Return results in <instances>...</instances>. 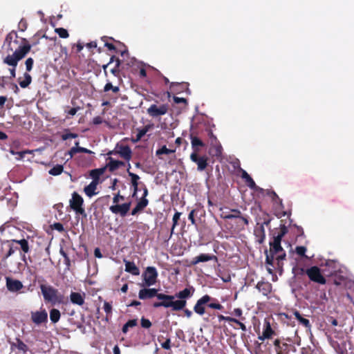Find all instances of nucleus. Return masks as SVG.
<instances>
[{"label":"nucleus","instance_id":"f257e3e1","mask_svg":"<svg viewBox=\"0 0 354 354\" xmlns=\"http://www.w3.org/2000/svg\"><path fill=\"white\" fill-rule=\"evenodd\" d=\"M32 45L25 38L19 37L16 31L9 32L5 39L3 48L6 49L7 55L2 59L3 64L10 66L8 71L10 77H16V68L20 60L30 51Z\"/></svg>","mask_w":354,"mask_h":354},{"label":"nucleus","instance_id":"f03ea898","mask_svg":"<svg viewBox=\"0 0 354 354\" xmlns=\"http://www.w3.org/2000/svg\"><path fill=\"white\" fill-rule=\"evenodd\" d=\"M8 250L5 254L3 259H7L12 256L15 252L19 251L21 259L26 263V254L30 252L32 245L30 244L28 239H11L7 241Z\"/></svg>","mask_w":354,"mask_h":354},{"label":"nucleus","instance_id":"7ed1b4c3","mask_svg":"<svg viewBox=\"0 0 354 354\" xmlns=\"http://www.w3.org/2000/svg\"><path fill=\"white\" fill-rule=\"evenodd\" d=\"M158 299L160 301L155 302L153 304L154 308H171L173 310L178 311L185 308V303L183 301H174L175 295H169L163 293H158Z\"/></svg>","mask_w":354,"mask_h":354},{"label":"nucleus","instance_id":"20e7f679","mask_svg":"<svg viewBox=\"0 0 354 354\" xmlns=\"http://www.w3.org/2000/svg\"><path fill=\"white\" fill-rule=\"evenodd\" d=\"M40 289L45 301H50L53 304H63L64 297L58 295V290L51 286L40 285Z\"/></svg>","mask_w":354,"mask_h":354},{"label":"nucleus","instance_id":"39448f33","mask_svg":"<svg viewBox=\"0 0 354 354\" xmlns=\"http://www.w3.org/2000/svg\"><path fill=\"white\" fill-rule=\"evenodd\" d=\"M300 270L301 274L305 273L308 276L310 281L320 285H325L326 283V279L318 266H313L306 270L301 268Z\"/></svg>","mask_w":354,"mask_h":354},{"label":"nucleus","instance_id":"423d86ee","mask_svg":"<svg viewBox=\"0 0 354 354\" xmlns=\"http://www.w3.org/2000/svg\"><path fill=\"white\" fill-rule=\"evenodd\" d=\"M288 233V229L285 225H281L279 232L277 235H274L273 240L270 242V253L276 254L281 251H283L281 243L282 238Z\"/></svg>","mask_w":354,"mask_h":354},{"label":"nucleus","instance_id":"0eeeda50","mask_svg":"<svg viewBox=\"0 0 354 354\" xmlns=\"http://www.w3.org/2000/svg\"><path fill=\"white\" fill-rule=\"evenodd\" d=\"M71 208L77 214L86 216L85 209L83 207L84 199L77 192H74L72 194V198L69 201Z\"/></svg>","mask_w":354,"mask_h":354},{"label":"nucleus","instance_id":"6e6552de","mask_svg":"<svg viewBox=\"0 0 354 354\" xmlns=\"http://www.w3.org/2000/svg\"><path fill=\"white\" fill-rule=\"evenodd\" d=\"M158 274L156 268L153 266H148L142 274L145 286H151L157 281Z\"/></svg>","mask_w":354,"mask_h":354},{"label":"nucleus","instance_id":"1a4fd4ad","mask_svg":"<svg viewBox=\"0 0 354 354\" xmlns=\"http://www.w3.org/2000/svg\"><path fill=\"white\" fill-rule=\"evenodd\" d=\"M168 110L169 105L167 104H163L160 106L153 104L147 109V113L152 118H157L165 115Z\"/></svg>","mask_w":354,"mask_h":354},{"label":"nucleus","instance_id":"9d476101","mask_svg":"<svg viewBox=\"0 0 354 354\" xmlns=\"http://www.w3.org/2000/svg\"><path fill=\"white\" fill-rule=\"evenodd\" d=\"M212 299V297L208 295H203L202 297L197 300L196 304L194 305V312L199 315H203L205 313V306L207 307L208 302Z\"/></svg>","mask_w":354,"mask_h":354},{"label":"nucleus","instance_id":"9b49d317","mask_svg":"<svg viewBox=\"0 0 354 354\" xmlns=\"http://www.w3.org/2000/svg\"><path fill=\"white\" fill-rule=\"evenodd\" d=\"M209 136L212 140L211 147L209 151V154L217 158L221 157L222 156L223 151L221 144L218 142L216 137L212 131H209Z\"/></svg>","mask_w":354,"mask_h":354},{"label":"nucleus","instance_id":"f8f14e48","mask_svg":"<svg viewBox=\"0 0 354 354\" xmlns=\"http://www.w3.org/2000/svg\"><path fill=\"white\" fill-rule=\"evenodd\" d=\"M131 205V202L124 203L123 204L115 203L109 207L110 211L115 214H119L122 217H124L130 209Z\"/></svg>","mask_w":354,"mask_h":354},{"label":"nucleus","instance_id":"ddd939ff","mask_svg":"<svg viewBox=\"0 0 354 354\" xmlns=\"http://www.w3.org/2000/svg\"><path fill=\"white\" fill-rule=\"evenodd\" d=\"M190 160L196 163L197 169L200 171L205 170L208 165V157L206 156H199L196 153H192L190 155Z\"/></svg>","mask_w":354,"mask_h":354},{"label":"nucleus","instance_id":"4468645a","mask_svg":"<svg viewBox=\"0 0 354 354\" xmlns=\"http://www.w3.org/2000/svg\"><path fill=\"white\" fill-rule=\"evenodd\" d=\"M6 286L7 290L11 292H19L24 288L21 281L10 277H6Z\"/></svg>","mask_w":354,"mask_h":354},{"label":"nucleus","instance_id":"2eb2a0df","mask_svg":"<svg viewBox=\"0 0 354 354\" xmlns=\"http://www.w3.org/2000/svg\"><path fill=\"white\" fill-rule=\"evenodd\" d=\"M118 151H110L107 154H119L124 160L129 161L131 158L132 151L128 145H117Z\"/></svg>","mask_w":354,"mask_h":354},{"label":"nucleus","instance_id":"dca6fc26","mask_svg":"<svg viewBox=\"0 0 354 354\" xmlns=\"http://www.w3.org/2000/svg\"><path fill=\"white\" fill-rule=\"evenodd\" d=\"M31 320L36 325L45 324L48 322V313L45 309L31 312Z\"/></svg>","mask_w":354,"mask_h":354},{"label":"nucleus","instance_id":"f3484780","mask_svg":"<svg viewBox=\"0 0 354 354\" xmlns=\"http://www.w3.org/2000/svg\"><path fill=\"white\" fill-rule=\"evenodd\" d=\"M195 289L193 286H189V288H185L184 290L176 292L175 295V298H178L177 301H183L185 303V307L187 305V299H189L194 295Z\"/></svg>","mask_w":354,"mask_h":354},{"label":"nucleus","instance_id":"a211bd4d","mask_svg":"<svg viewBox=\"0 0 354 354\" xmlns=\"http://www.w3.org/2000/svg\"><path fill=\"white\" fill-rule=\"evenodd\" d=\"M209 261H218V258L216 255L211 254H200L199 255L194 257L191 261V266H195L199 263L207 262Z\"/></svg>","mask_w":354,"mask_h":354},{"label":"nucleus","instance_id":"6ab92c4d","mask_svg":"<svg viewBox=\"0 0 354 354\" xmlns=\"http://www.w3.org/2000/svg\"><path fill=\"white\" fill-rule=\"evenodd\" d=\"M275 335V332L272 328L270 322L267 319H265L262 335H259L258 337V339L261 341H263L266 339L272 338V335Z\"/></svg>","mask_w":354,"mask_h":354},{"label":"nucleus","instance_id":"aec40b11","mask_svg":"<svg viewBox=\"0 0 354 354\" xmlns=\"http://www.w3.org/2000/svg\"><path fill=\"white\" fill-rule=\"evenodd\" d=\"M157 295H158V292L156 288H142L138 292L139 299L142 300L157 297Z\"/></svg>","mask_w":354,"mask_h":354},{"label":"nucleus","instance_id":"412c9836","mask_svg":"<svg viewBox=\"0 0 354 354\" xmlns=\"http://www.w3.org/2000/svg\"><path fill=\"white\" fill-rule=\"evenodd\" d=\"M189 138L191 140L192 148L193 149L192 153H198L200 151V148L204 147L205 144L193 133H190Z\"/></svg>","mask_w":354,"mask_h":354},{"label":"nucleus","instance_id":"4be33fe9","mask_svg":"<svg viewBox=\"0 0 354 354\" xmlns=\"http://www.w3.org/2000/svg\"><path fill=\"white\" fill-rule=\"evenodd\" d=\"M256 288L264 296H268L272 292V286L268 281H261L257 283Z\"/></svg>","mask_w":354,"mask_h":354},{"label":"nucleus","instance_id":"5701e85b","mask_svg":"<svg viewBox=\"0 0 354 354\" xmlns=\"http://www.w3.org/2000/svg\"><path fill=\"white\" fill-rule=\"evenodd\" d=\"M85 294L77 292H71L70 295L71 302L73 304L82 306L84 304Z\"/></svg>","mask_w":354,"mask_h":354},{"label":"nucleus","instance_id":"b1692460","mask_svg":"<svg viewBox=\"0 0 354 354\" xmlns=\"http://www.w3.org/2000/svg\"><path fill=\"white\" fill-rule=\"evenodd\" d=\"M170 89L173 92H176V93H180L184 91H188L189 93H190L189 89V84L187 82H181V83L171 82L170 84Z\"/></svg>","mask_w":354,"mask_h":354},{"label":"nucleus","instance_id":"393cba45","mask_svg":"<svg viewBox=\"0 0 354 354\" xmlns=\"http://www.w3.org/2000/svg\"><path fill=\"white\" fill-rule=\"evenodd\" d=\"M125 265V271L129 272L133 275L138 276L140 274V270L138 267L136 266L133 261H129L127 260H124Z\"/></svg>","mask_w":354,"mask_h":354},{"label":"nucleus","instance_id":"a878e982","mask_svg":"<svg viewBox=\"0 0 354 354\" xmlns=\"http://www.w3.org/2000/svg\"><path fill=\"white\" fill-rule=\"evenodd\" d=\"M109 162L106 164L105 167L109 169V170L111 172L118 169L120 167L124 166L125 163L121 160H114L113 158L109 157L108 158Z\"/></svg>","mask_w":354,"mask_h":354},{"label":"nucleus","instance_id":"bb28decb","mask_svg":"<svg viewBox=\"0 0 354 354\" xmlns=\"http://www.w3.org/2000/svg\"><path fill=\"white\" fill-rule=\"evenodd\" d=\"M149 201L147 198H140L137 203L136 207L132 209L131 214L133 216L136 215L139 212L143 211V209L148 205Z\"/></svg>","mask_w":354,"mask_h":354},{"label":"nucleus","instance_id":"cd10ccee","mask_svg":"<svg viewBox=\"0 0 354 354\" xmlns=\"http://www.w3.org/2000/svg\"><path fill=\"white\" fill-rule=\"evenodd\" d=\"M98 185V182H95L92 180L89 185H86L84 188V192L86 195L88 197H92L97 194L95 190L97 189V186Z\"/></svg>","mask_w":354,"mask_h":354},{"label":"nucleus","instance_id":"c85d7f7f","mask_svg":"<svg viewBox=\"0 0 354 354\" xmlns=\"http://www.w3.org/2000/svg\"><path fill=\"white\" fill-rule=\"evenodd\" d=\"M154 125L153 124H148L147 125H145L143 128L142 129H138V133L136 135V138L135 140H133V142H137L138 141H140L142 138L149 131H150L151 129H152L153 128Z\"/></svg>","mask_w":354,"mask_h":354},{"label":"nucleus","instance_id":"c756f323","mask_svg":"<svg viewBox=\"0 0 354 354\" xmlns=\"http://www.w3.org/2000/svg\"><path fill=\"white\" fill-rule=\"evenodd\" d=\"M241 178L244 179L247 185L252 189H257V185L252 177L247 173L246 171L241 170Z\"/></svg>","mask_w":354,"mask_h":354},{"label":"nucleus","instance_id":"7c9ffc66","mask_svg":"<svg viewBox=\"0 0 354 354\" xmlns=\"http://www.w3.org/2000/svg\"><path fill=\"white\" fill-rule=\"evenodd\" d=\"M290 351H296V348L293 344L282 343L281 346L276 353L277 354H290Z\"/></svg>","mask_w":354,"mask_h":354},{"label":"nucleus","instance_id":"2f4dec72","mask_svg":"<svg viewBox=\"0 0 354 354\" xmlns=\"http://www.w3.org/2000/svg\"><path fill=\"white\" fill-rule=\"evenodd\" d=\"M14 348H17L24 353H26L28 351V346L19 338H16V342L11 343V348L13 349Z\"/></svg>","mask_w":354,"mask_h":354},{"label":"nucleus","instance_id":"473e14b6","mask_svg":"<svg viewBox=\"0 0 354 354\" xmlns=\"http://www.w3.org/2000/svg\"><path fill=\"white\" fill-rule=\"evenodd\" d=\"M106 167H104L102 168L95 169L90 171V176L93 178V180L95 182H98L100 180V176L102 175L106 171Z\"/></svg>","mask_w":354,"mask_h":354},{"label":"nucleus","instance_id":"72a5a7b5","mask_svg":"<svg viewBox=\"0 0 354 354\" xmlns=\"http://www.w3.org/2000/svg\"><path fill=\"white\" fill-rule=\"evenodd\" d=\"M294 315L301 324H302L307 328L310 329L311 328V324L310 323V321L308 319L303 317L301 315V314L299 313V312H298L297 310L295 311Z\"/></svg>","mask_w":354,"mask_h":354},{"label":"nucleus","instance_id":"f704fd0d","mask_svg":"<svg viewBox=\"0 0 354 354\" xmlns=\"http://www.w3.org/2000/svg\"><path fill=\"white\" fill-rule=\"evenodd\" d=\"M61 317L60 311L56 308H52L50 310V319L53 324H56L59 322Z\"/></svg>","mask_w":354,"mask_h":354},{"label":"nucleus","instance_id":"c9c22d12","mask_svg":"<svg viewBox=\"0 0 354 354\" xmlns=\"http://www.w3.org/2000/svg\"><path fill=\"white\" fill-rule=\"evenodd\" d=\"M24 80H20V79L19 80V84L21 88H25L30 84V83L32 82V77L28 73H25L24 74Z\"/></svg>","mask_w":354,"mask_h":354},{"label":"nucleus","instance_id":"e433bc0d","mask_svg":"<svg viewBox=\"0 0 354 354\" xmlns=\"http://www.w3.org/2000/svg\"><path fill=\"white\" fill-rule=\"evenodd\" d=\"M75 146L72 147L70 149V151H68V153L71 156V157H73L77 153H84V151H85L86 148L82 147H79L78 141L75 142Z\"/></svg>","mask_w":354,"mask_h":354},{"label":"nucleus","instance_id":"4c0bfd02","mask_svg":"<svg viewBox=\"0 0 354 354\" xmlns=\"http://www.w3.org/2000/svg\"><path fill=\"white\" fill-rule=\"evenodd\" d=\"M212 300L208 302L207 308L220 310L224 308V307L218 302L216 298L212 297Z\"/></svg>","mask_w":354,"mask_h":354},{"label":"nucleus","instance_id":"58836bf2","mask_svg":"<svg viewBox=\"0 0 354 354\" xmlns=\"http://www.w3.org/2000/svg\"><path fill=\"white\" fill-rule=\"evenodd\" d=\"M209 316L212 317L211 320L212 321L213 324L216 323L215 322L213 321L216 316L217 317L218 320L219 322H221V321H227L228 322H231V321H232V317H225V316H224L223 315H221V314H216V313H213L212 314H209Z\"/></svg>","mask_w":354,"mask_h":354},{"label":"nucleus","instance_id":"ea45409f","mask_svg":"<svg viewBox=\"0 0 354 354\" xmlns=\"http://www.w3.org/2000/svg\"><path fill=\"white\" fill-rule=\"evenodd\" d=\"M174 152H175V149H167L166 145H164V146H162L161 148H160L159 149H158L156 151V155L157 156H158L159 158H162L160 157L161 155H162V154H170V153H173Z\"/></svg>","mask_w":354,"mask_h":354},{"label":"nucleus","instance_id":"a19ab883","mask_svg":"<svg viewBox=\"0 0 354 354\" xmlns=\"http://www.w3.org/2000/svg\"><path fill=\"white\" fill-rule=\"evenodd\" d=\"M138 322L137 319H130L122 327V331L123 333H127L129 330V328H133L136 326H137Z\"/></svg>","mask_w":354,"mask_h":354},{"label":"nucleus","instance_id":"79ce46f5","mask_svg":"<svg viewBox=\"0 0 354 354\" xmlns=\"http://www.w3.org/2000/svg\"><path fill=\"white\" fill-rule=\"evenodd\" d=\"M64 167L62 165H56L49 170L48 173L52 176H58L62 173Z\"/></svg>","mask_w":354,"mask_h":354},{"label":"nucleus","instance_id":"37998d69","mask_svg":"<svg viewBox=\"0 0 354 354\" xmlns=\"http://www.w3.org/2000/svg\"><path fill=\"white\" fill-rule=\"evenodd\" d=\"M101 39L104 42V46L109 50H113L115 53H118V50H117L115 46L113 44L108 42L109 39L113 40V39L112 37H108L104 36Z\"/></svg>","mask_w":354,"mask_h":354},{"label":"nucleus","instance_id":"c03bdc74","mask_svg":"<svg viewBox=\"0 0 354 354\" xmlns=\"http://www.w3.org/2000/svg\"><path fill=\"white\" fill-rule=\"evenodd\" d=\"M232 214H229L225 215V218L226 219H232V218H240L241 217V212L240 210L237 209H233L231 210Z\"/></svg>","mask_w":354,"mask_h":354},{"label":"nucleus","instance_id":"a18cd8bd","mask_svg":"<svg viewBox=\"0 0 354 354\" xmlns=\"http://www.w3.org/2000/svg\"><path fill=\"white\" fill-rule=\"evenodd\" d=\"M181 215V213L180 212H176L174 216H173V218H172V221H173V225H172V227H171V234H170V236L172 235V234L174 233V228L175 227L178 225V220L180 219V216Z\"/></svg>","mask_w":354,"mask_h":354},{"label":"nucleus","instance_id":"49530a36","mask_svg":"<svg viewBox=\"0 0 354 354\" xmlns=\"http://www.w3.org/2000/svg\"><path fill=\"white\" fill-rule=\"evenodd\" d=\"M56 33L59 35L61 38H67L69 36V34L66 29L64 28H58L55 29Z\"/></svg>","mask_w":354,"mask_h":354},{"label":"nucleus","instance_id":"de8ad7c7","mask_svg":"<svg viewBox=\"0 0 354 354\" xmlns=\"http://www.w3.org/2000/svg\"><path fill=\"white\" fill-rule=\"evenodd\" d=\"M127 171L129 176L131 177L132 186L133 185H138V181L140 179L139 176L131 172L130 171H129V169H127Z\"/></svg>","mask_w":354,"mask_h":354},{"label":"nucleus","instance_id":"09e8293b","mask_svg":"<svg viewBox=\"0 0 354 354\" xmlns=\"http://www.w3.org/2000/svg\"><path fill=\"white\" fill-rule=\"evenodd\" d=\"M232 315L236 317H239V319H241L242 321L245 320V317H243V310L240 308H234L233 310V311L232 312Z\"/></svg>","mask_w":354,"mask_h":354},{"label":"nucleus","instance_id":"8fccbe9b","mask_svg":"<svg viewBox=\"0 0 354 354\" xmlns=\"http://www.w3.org/2000/svg\"><path fill=\"white\" fill-rule=\"evenodd\" d=\"M265 253L266 254V263L267 265H269V266L273 267V266H274V255L275 254H270V253L268 254L267 250H266Z\"/></svg>","mask_w":354,"mask_h":354},{"label":"nucleus","instance_id":"3c124183","mask_svg":"<svg viewBox=\"0 0 354 354\" xmlns=\"http://www.w3.org/2000/svg\"><path fill=\"white\" fill-rule=\"evenodd\" d=\"M254 234L257 236H259V235H263V239H266V232L263 224H261L255 229Z\"/></svg>","mask_w":354,"mask_h":354},{"label":"nucleus","instance_id":"603ef678","mask_svg":"<svg viewBox=\"0 0 354 354\" xmlns=\"http://www.w3.org/2000/svg\"><path fill=\"white\" fill-rule=\"evenodd\" d=\"M77 137H78V135L77 133H71L68 131H66V133H64L62 135V139L63 140H66L71 139V138H76Z\"/></svg>","mask_w":354,"mask_h":354},{"label":"nucleus","instance_id":"864d4df0","mask_svg":"<svg viewBox=\"0 0 354 354\" xmlns=\"http://www.w3.org/2000/svg\"><path fill=\"white\" fill-rule=\"evenodd\" d=\"M268 195L272 198V201L275 203H280L281 204L282 201L279 198L278 195L275 193L274 191H268Z\"/></svg>","mask_w":354,"mask_h":354},{"label":"nucleus","instance_id":"5fc2aeb1","mask_svg":"<svg viewBox=\"0 0 354 354\" xmlns=\"http://www.w3.org/2000/svg\"><path fill=\"white\" fill-rule=\"evenodd\" d=\"M306 250L307 249L305 246H297L295 248L296 253L298 255L308 258V257L305 255Z\"/></svg>","mask_w":354,"mask_h":354},{"label":"nucleus","instance_id":"6e6d98bb","mask_svg":"<svg viewBox=\"0 0 354 354\" xmlns=\"http://www.w3.org/2000/svg\"><path fill=\"white\" fill-rule=\"evenodd\" d=\"M104 310L106 314V317H108L112 313V305L109 302L104 301Z\"/></svg>","mask_w":354,"mask_h":354},{"label":"nucleus","instance_id":"4d7b16f0","mask_svg":"<svg viewBox=\"0 0 354 354\" xmlns=\"http://www.w3.org/2000/svg\"><path fill=\"white\" fill-rule=\"evenodd\" d=\"M141 326L144 328H149L151 326V322L149 319L142 317L140 319Z\"/></svg>","mask_w":354,"mask_h":354},{"label":"nucleus","instance_id":"13d9d810","mask_svg":"<svg viewBox=\"0 0 354 354\" xmlns=\"http://www.w3.org/2000/svg\"><path fill=\"white\" fill-rule=\"evenodd\" d=\"M231 322H233V323H235L237 325L239 326L240 328L245 332L247 330V328H246V326L244 324V323L243 322L242 320L241 319H237L234 317H232V321H231Z\"/></svg>","mask_w":354,"mask_h":354},{"label":"nucleus","instance_id":"bf43d9fd","mask_svg":"<svg viewBox=\"0 0 354 354\" xmlns=\"http://www.w3.org/2000/svg\"><path fill=\"white\" fill-rule=\"evenodd\" d=\"M34 60L32 57L28 58L25 62L26 69L28 72H30L32 69Z\"/></svg>","mask_w":354,"mask_h":354},{"label":"nucleus","instance_id":"052dcab7","mask_svg":"<svg viewBox=\"0 0 354 354\" xmlns=\"http://www.w3.org/2000/svg\"><path fill=\"white\" fill-rule=\"evenodd\" d=\"M8 79L12 80L10 76H0V88H4L8 84Z\"/></svg>","mask_w":354,"mask_h":354},{"label":"nucleus","instance_id":"680f3d73","mask_svg":"<svg viewBox=\"0 0 354 354\" xmlns=\"http://www.w3.org/2000/svg\"><path fill=\"white\" fill-rule=\"evenodd\" d=\"M84 48V44L81 42H78L77 44H73L72 46V50H73L74 49H75V53H80Z\"/></svg>","mask_w":354,"mask_h":354},{"label":"nucleus","instance_id":"e2e57ef3","mask_svg":"<svg viewBox=\"0 0 354 354\" xmlns=\"http://www.w3.org/2000/svg\"><path fill=\"white\" fill-rule=\"evenodd\" d=\"M53 228L59 232H62L64 231V225L61 223H55L52 225Z\"/></svg>","mask_w":354,"mask_h":354},{"label":"nucleus","instance_id":"0e129e2a","mask_svg":"<svg viewBox=\"0 0 354 354\" xmlns=\"http://www.w3.org/2000/svg\"><path fill=\"white\" fill-rule=\"evenodd\" d=\"M124 197L122 195H120V192L114 196L113 198V203L114 204L118 203L120 202V201H124Z\"/></svg>","mask_w":354,"mask_h":354},{"label":"nucleus","instance_id":"69168bd1","mask_svg":"<svg viewBox=\"0 0 354 354\" xmlns=\"http://www.w3.org/2000/svg\"><path fill=\"white\" fill-rule=\"evenodd\" d=\"M161 346L164 349L169 350L171 348V339L167 338L165 342L161 344Z\"/></svg>","mask_w":354,"mask_h":354},{"label":"nucleus","instance_id":"338daca9","mask_svg":"<svg viewBox=\"0 0 354 354\" xmlns=\"http://www.w3.org/2000/svg\"><path fill=\"white\" fill-rule=\"evenodd\" d=\"M195 212H196L195 209H192L189 212V216H188L189 220L191 221L192 224H193V225L196 224V220L194 218V213H195Z\"/></svg>","mask_w":354,"mask_h":354},{"label":"nucleus","instance_id":"774afa93","mask_svg":"<svg viewBox=\"0 0 354 354\" xmlns=\"http://www.w3.org/2000/svg\"><path fill=\"white\" fill-rule=\"evenodd\" d=\"M173 99H174V102L176 104H180V103L186 104L187 103V100L184 97H179L174 96Z\"/></svg>","mask_w":354,"mask_h":354}]
</instances>
